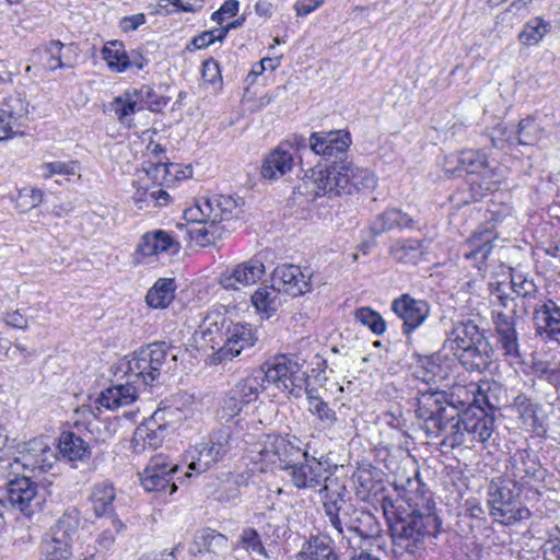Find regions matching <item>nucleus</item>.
Listing matches in <instances>:
<instances>
[{
    "label": "nucleus",
    "instance_id": "obj_19",
    "mask_svg": "<svg viewBox=\"0 0 560 560\" xmlns=\"http://www.w3.org/2000/svg\"><path fill=\"white\" fill-rule=\"evenodd\" d=\"M311 278L310 268L302 269L296 265H282L273 271V283L292 298L301 296L311 290Z\"/></svg>",
    "mask_w": 560,
    "mask_h": 560
},
{
    "label": "nucleus",
    "instance_id": "obj_3",
    "mask_svg": "<svg viewBox=\"0 0 560 560\" xmlns=\"http://www.w3.org/2000/svg\"><path fill=\"white\" fill-rule=\"evenodd\" d=\"M408 502L411 513L405 517H397L390 524V532L397 546L413 553L423 545L425 536L438 532V518L431 513L432 505L429 498H422L418 502L409 497Z\"/></svg>",
    "mask_w": 560,
    "mask_h": 560
},
{
    "label": "nucleus",
    "instance_id": "obj_2",
    "mask_svg": "<svg viewBox=\"0 0 560 560\" xmlns=\"http://www.w3.org/2000/svg\"><path fill=\"white\" fill-rule=\"evenodd\" d=\"M460 364L468 371L481 373L492 362V347L483 331L472 320L458 322L445 343Z\"/></svg>",
    "mask_w": 560,
    "mask_h": 560
},
{
    "label": "nucleus",
    "instance_id": "obj_21",
    "mask_svg": "<svg viewBox=\"0 0 560 560\" xmlns=\"http://www.w3.org/2000/svg\"><path fill=\"white\" fill-rule=\"evenodd\" d=\"M536 334L545 341L560 346V305L551 299L534 308Z\"/></svg>",
    "mask_w": 560,
    "mask_h": 560
},
{
    "label": "nucleus",
    "instance_id": "obj_55",
    "mask_svg": "<svg viewBox=\"0 0 560 560\" xmlns=\"http://www.w3.org/2000/svg\"><path fill=\"white\" fill-rule=\"evenodd\" d=\"M510 288L516 295L524 299L533 298L537 293V285L534 280L521 272L512 273Z\"/></svg>",
    "mask_w": 560,
    "mask_h": 560
},
{
    "label": "nucleus",
    "instance_id": "obj_9",
    "mask_svg": "<svg viewBox=\"0 0 560 560\" xmlns=\"http://www.w3.org/2000/svg\"><path fill=\"white\" fill-rule=\"evenodd\" d=\"M252 460L260 464L261 471L268 469H284L291 463L304 456V452L292 444L288 439L281 435L268 434L254 444L252 451Z\"/></svg>",
    "mask_w": 560,
    "mask_h": 560
},
{
    "label": "nucleus",
    "instance_id": "obj_13",
    "mask_svg": "<svg viewBox=\"0 0 560 560\" xmlns=\"http://www.w3.org/2000/svg\"><path fill=\"white\" fill-rule=\"evenodd\" d=\"M55 462L54 448L44 438H35L22 446L19 455L13 458V462L9 463V467L14 471H19L20 467L31 471L36 469L46 470L51 468Z\"/></svg>",
    "mask_w": 560,
    "mask_h": 560
},
{
    "label": "nucleus",
    "instance_id": "obj_29",
    "mask_svg": "<svg viewBox=\"0 0 560 560\" xmlns=\"http://www.w3.org/2000/svg\"><path fill=\"white\" fill-rule=\"evenodd\" d=\"M459 424L471 441L483 443L494 430V418L481 408H470L459 415Z\"/></svg>",
    "mask_w": 560,
    "mask_h": 560
},
{
    "label": "nucleus",
    "instance_id": "obj_58",
    "mask_svg": "<svg viewBox=\"0 0 560 560\" xmlns=\"http://www.w3.org/2000/svg\"><path fill=\"white\" fill-rule=\"evenodd\" d=\"M91 425V432L95 435V441L106 443L116 434L115 420H95Z\"/></svg>",
    "mask_w": 560,
    "mask_h": 560
},
{
    "label": "nucleus",
    "instance_id": "obj_5",
    "mask_svg": "<svg viewBox=\"0 0 560 560\" xmlns=\"http://www.w3.org/2000/svg\"><path fill=\"white\" fill-rule=\"evenodd\" d=\"M486 218L487 222L478 226L462 249L463 257L466 260H476L479 270L490 255L493 242L504 233L506 226L515 225L511 207L506 205L493 203L487 210Z\"/></svg>",
    "mask_w": 560,
    "mask_h": 560
},
{
    "label": "nucleus",
    "instance_id": "obj_25",
    "mask_svg": "<svg viewBox=\"0 0 560 560\" xmlns=\"http://www.w3.org/2000/svg\"><path fill=\"white\" fill-rule=\"evenodd\" d=\"M265 271L264 262L258 258H252L222 272L219 283L225 290H237L238 285L256 283L265 275Z\"/></svg>",
    "mask_w": 560,
    "mask_h": 560
},
{
    "label": "nucleus",
    "instance_id": "obj_31",
    "mask_svg": "<svg viewBox=\"0 0 560 560\" xmlns=\"http://www.w3.org/2000/svg\"><path fill=\"white\" fill-rule=\"evenodd\" d=\"M39 51L44 54L45 66L49 70L71 68L78 58V47L74 44L65 45L60 40H50Z\"/></svg>",
    "mask_w": 560,
    "mask_h": 560
},
{
    "label": "nucleus",
    "instance_id": "obj_54",
    "mask_svg": "<svg viewBox=\"0 0 560 560\" xmlns=\"http://www.w3.org/2000/svg\"><path fill=\"white\" fill-rule=\"evenodd\" d=\"M44 194L35 187H25L19 190L13 201L20 212H27L43 202Z\"/></svg>",
    "mask_w": 560,
    "mask_h": 560
},
{
    "label": "nucleus",
    "instance_id": "obj_15",
    "mask_svg": "<svg viewBox=\"0 0 560 560\" xmlns=\"http://www.w3.org/2000/svg\"><path fill=\"white\" fill-rule=\"evenodd\" d=\"M178 470V466L171 463L168 458L163 454H158L151 457L149 464L139 474L140 481L145 491H166L170 490V494L177 490V486L174 481V474Z\"/></svg>",
    "mask_w": 560,
    "mask_h": 560
},
{
    "label": "nucleus",
    "instance_id": "obj_1",
    "mask_svg": "<svg viewBox=\"0 0 560 560\" xmlns=\"http://www.w3.org/2000/svg\"><path fill=\"white\" fill-rule=\"evenodd\" d=\"M242 210L231 196H202L184 211V218L190 225L189 238L201 246L214 244L225 233L235 229Z\"/></svg>",
    "mask_w": 560,
    "mask_h": 560
},
{
    "label": "nucleus",
    "instance_id": "obj_49",
    "mask_svg": "<svg viewBox=\"0 0 560 560\" xmlns=\"http://www.w3.org/2000/svg\"><path fill=\"white\" fill-rule=\"evenodd\" d=\"M0 110L10 118L20 129L25 125L28 116V104L21 95H10L5 98Z\"/></svg>",
    "mask_w": 560,
    "mask_h": 560
},
{
    "label": "nucleus",
    "instance_id": "obj_60",
    "mask_svg": "<svg viewBox=\"0 0 560 560\" xmlns=\"http://www.w3.org/2000/svg\"><path fill=\"white\" fill-rule=\"evenodd\" d=\"M226 36V30L212 28L209 31L202 32L200 35L194 37L191 44L195 46L196 49H202L214 42H222Z\"/></svg>",
    "mask_w": 560,
    "mask_h": 560
},
{
    "label": "nucleus",
    "instance_id": "obj_51",
    "mask_svg": "<svg viewBox=\"0 0 560 560\" xmlns=\"http://www.w3.org/2000/svg\"><path fill=\"white\" fill-rule=\"evenodd\" d=\"M509 285L502 282H495L489 284L490 291V303L493 307V311H502L504 313H510L513 311L515 313V303L514 300L508 293Z\"/></svg>",
    "mask_w": 560,
    "mask_h": 560
},
{
    "label": "nucleus",
    "instance_id": "obj_8",
    "mask_svg": "<svg viewBox=\"0 0 560 560\" xmlns=\"http://www.w3.org/2000/svg\"><path fill=\"white\" fill-rule=\"evenodd\" d=\"M487 503L490 516L504 525H511L530 516V511L520 502V488L510 480H492L488 488Z\"/></svg>",
    "mask_w": 560,
    "mask_h": 560
},
{
    "label": "nucleus",
    "instance_id": "obj_27",
    "mask_svg": "<svg viewBox=\"0 0 560 560\" xmlns=\"http://www.w3.org/2000/svg\"><path fill=\"white\" fill-rule=\"evenodd\" d=\"M540 475L538 463L526 451H517L509 462L505 480L520 488L538 480Z\"/></svg>",
    "mask_w": 560,
    "mask_h": 560
},
{
    "label": "nucleus",
    "instance_id": "obj_46",
    "mask_svg": "<svg viewBox=\"0 0 560 560\" xmlns=\"http://www.w3.org/2000/svg\"><path fill=\"white\" fill-rule=\"evenodd\" d=\"M550 23L542 18L536 16L525 23L517 38L525 46H536L550 32Z\"/></svg>",
    "mask_w": 560,
    "mask_h": 560
},
{
    "label": "nucleus",
    "instance_id": "obj_38",
    "mask_svg": "<svg viewBox=\"0 0 560 560\" xmlns=\"http://www.w3.org/2000/svg\"><path fill=\"white\" fill-rule=\"evenodd\" d=\"M137 396L136 387L128 382L103 390L98 397V402L102 407L114 410L131 405Z\"/></svg>",
    "mask_w": 560,
    "mask_h": 560
},
{
    "label": "nucleus",
    "instance_id": "obj_57",
    "mask_svg": "<svg viewBox=\"0 0 560 560\" xmlns=\"http://www.w3.org/2000/svg\"><path fill=\"white\" fill-rule=\"evenodd\" d=\"M42 553V560H69L72 557V549L50 536L44 542Z\"/></svg>",
    "mask_w": 560,
    "mask_h": 560
},
{
    "label": "nucleus",
    "instance_id": "obj_12",
    "mask_svg": "<svg viewBox=\"0 0 560 560\" xmlns=\"http://www.w3.org/2000/svg\"><path fill=\"white\" fill-rule=\"evenodd\" d=\"M258 337L256 329L247 323H229L225 329V339L218 351L213 353L211 363L219 364L231 361L244 350L255 346Z\"/></svg>",
    "mask_w": 560,
    "mask_h": 560
},
{
    "label": "nucleus",
    "instance_id": "obj_59",
    "mask_svg": "<svg viewBox=\"0 0 560 560\" xmlns=\"http://www.w3.org/2000/svg\"><path fill=\"white\" fill-rule=\"evenodd\" d=\"M241 545L249 553L267 557L266 549L261 544L258 533L254 528H246L243 530Z\"/></svg>",
    "mask_w": 560,
    "mask_h": 560
},
{
    "label": "nucleus",
    "instance_id": "obj_34",
    "mask_svg": "<svg viewBox=\"0 0 560 560\" xmlns=\"http://www.w3.org/2000/svg\"><path fill=\"white\" fill-rule=\"evenodd\" d=\"M293 165L292 153L280 145L265 159L261 166V176L266 179H278L291 172Z\"/></svg>",
    "mask_w": 560,
    "mask_h": 560
},
{
    "label": "nucleus",
    "instance_id": "obj_48",
    "mask_svg": "<svg viewBox=\"0 0 560 560\" xmlns=\"http://www.w3.org/2000/svg\"><path fill=\"white\" fill-rule=\"evenodd\" d=\"M308 411L315 416L318 423L324 429H331L337 424L338 418L336 412L328 406L327 402L313 394V390H307Z\"/></svg>",
    "mask_w": 560,
    "mask_h": 560
},
{
    "label": "nucleus",
    "instance_id": "obj_16",
    "mask_svg": "<svg viewBox=\"0 0 560 560\" xmlns=\"http://www.w3.org/2000/svg\"><path fill=\"white\" fill-rule=\"evenodd\" d=\"M230 322L224 308H215L208 312L192 334L195 346L199 349H214L217 346H220L222 336H225V329Z\"/></svg>",
    "mask_w": 560,
    "mask_h": 560
},
{
    "label": "nucleus",
    "instance_id": "obj_20",
    "mask_svg": "<svg viewBox=\"0 0 560 560\" xmlns=\"http://www.w3.org/2000/svg\"><path fill=\"white\" fill-rule=\"evenodd\" d=\"M151 94L152 89L148 85L127 91L114 98L109 104V110L115 114L121 125L130 128L132 126V116L137 112L144 109Z\"/></svg>",
    "mask_w": 560,
    "mask_h": 560
},
{
    "label": "nucleus",
    "instance_id": "obj_24",
    "mask_svg": "<svg viewBox=\"0 0 560 560\" xmlns=\"http://www.w3.org/2000/svg\"><path fill=\"white\" fill-rule=\"evenodd\" d=\"M390 308L402 320V331L406 335L421 326L430 314V307L425 301L417 300L409 294L395 299Z\"/></svg>",
    "mask_w": 560,
    "mask_h": 560
},
{
    "label": "nucleus",
    "instance_id": "obj_53",
    "mask_svg": "<svg viewBox=\"0 0 560 560\" xmlns=\"http://www.w3.org/2000/svg\"><path fill=\"white\" fill-rule=\"evenodd\" d=\"M354 318L363 326L369 327L375 335H383L386 330V323L380 313L371 307H360L354 312Z\"/></svg>",
    "mask_w": 560,
    "mask_h": 560
},
{
    "label": "nucleus",
    "instance_id": "obj_28",
    "mask_svg": "<svg viewBox=\"0 0 560 560\" xmlns=\"http://www.w3.org/2000/svg\"><path fill=\"white\" fill-rule=\"evenodd\" d=\"M317 490L322 494L323 505L329 523L339 526L340 521L338 518L337 512L340 510L341 505L346 504L345 495L347 492V487L345 482L341 481L338 477L329 475L327 471L322 486L318 487Z\"/></svg>",
    "mask_w": 560,
    "mask_h": 560
},
{
    "label": "nucleus",
    "instance_id": "obj_61",
    "mask_svg": "<svg viewBox=\"0 0 560 560\" xmlns=\"http://www.w3.org/2000/svg\"><path fill=\"white\" fill-rule=\"evenodd\" d=\"M201 77L205 83L218 88L222 83L221 70L219 63L213 59H208L202 63Z\"/></svg>",
    "mask_w": 560,
    "mask_h": 560
},
{
    "label": "nucleus",
    "instance_id": "obj_6",
    "mask_svg": "<svg viewBox=\"0 0 560 560\" xmlns=\"http://www.w3.org/2000/svg\"><path fill=\"white\" fill-rule=\"evenodd\" d=\"M457 163L460 170L474 175L469 182L471 198L474 200L481 199L487 191L499 189L502 176L498 174L495 168L490 167L485 153L478 150H464L456 156H447L444 163V171L447 174L455 175L456 168L453 164Z\"/></svg>",
    "mask_w": 560,
    "mask_h": 560
},
{
    "label": "nucleus",
    "instance_id": "obj_22",
    "mask_svg": "<svg viewBox=\"0 0 560 560\" xmlns=\"http://www.w3.org/2000/svg\"><path fill=\"white\" fill-rule=\"evenodd\" d=\"M300 458H304V462H293L287 468L291 482L299 489L317 490L325 479V475L328 471L327 468L315 457H308L306 452Z\"/></svg>",
    "mask_w": 560,
    "mask_h": 560
},
{
    "label": "nucleus",
    "instance_id": "obj_39",
    "mask_svg": "<svg viewBox=\"0 0 560 560\" xmlns=\"http://www.w3.org/2000/svg\"><path fill=\"white\" fill-rule=\"evenodd\" d=\"M167 165L158 161L153 167L145 170V174L142 178L133 183L136 189L132 195V200L139 209H144L154 202L153 187H149V175L154 173L155 176L165 175L167 173Z\"/></svg>",
    "mask_w": 560,
    "mask_h": 560
},
{
    "label": "nucleus",
    "instance_id": "obj_41",
    "mask_svg": "<svg viewBox=\"0 0 560 560\" xmlns=\"http://www.w3.org/2000/svg\"><path fill=\"white\" fill-rule=\"evenodd\" d=\"M176 284L172 278H160L145 295V302L151 308H166L174 300Z\"/></svg>",
    "mask_w": 560,
    "mask_h": 560
},
{
    "label": "nucleus",
    "instance_id": "obj_11",
    "mask_svg": "<svg viewBox=\"0 0 560 560\" xmlns=\"http://www.w3.org/2000/svg\"><path fill=\"white\" fill-rule=\"evenodd\" d=\"M264 380L282 392L295 394L305 387L306 374L296 361L279 355L266 363Z\"/></svg>",
    "mask_w": 560,
    "mask_h": 560
},
{
    "label": "nucleus",
    "instance_id": "obj_42",
    "mask_svg": "<svg viewBox=\"0 0 560 560\" xmlns=\"http://www.w3.org/2000/svg\"><path fill=\"white\" fill-rule=\"evenodd\" d=\"M351 516L352 518L348 522L349 533L355 534L361 539H366L378 534V522L371 512L354 508Z\"/></svg>",
    "mask_w": 560,
    "mask_h": 560
},
{
    "label": "nucleus",
    "instance_id": "obj_45",
    "mask_svg": "<svg viewBox=\"0 0 560 560\" xmlns=\"http://www.w3.org/2000/svg\"><path fill=\"white\" fill-rule=\"evenodd\" d=\"M412 222L407 213L398 209H388L374 220L371 230L374 234H381L395 228H409Z\"/></svg>",
    "mask_w": 560,
    "mask_h": 560
},
{
    "label": "nucleus",
    "instance_id": "obj_26",
    "mask_svg": "<svg viewBox=\"0 0 560 560\" xmlns=\"http://www.w3.org/2000/svg\"><path fill=\"white\" fill-rule=\"evenodd\" d=\"M351 144V136L345 130L313 132L310 137V147L324 158H337L345 153Z\"/></svg>",
    "mask_w": 560,
    "mask_h": 560
},
{
    "label": "nucleus",
    "instance_id": "obj_47",
    "mask_svg": "<svg viewBox=\"0 0 560 560\" xmlns=\"http://www.w3.org/2000/svg\"><path fill=\"white\" fill-rule=\"evenodd\" d=\"M541 135L540 126L534 119L525 118L520 121L515 136L508 137L505 141L511 145H534L541 139Z\"/></svg>",
    "mask_w": 560,
    "mask_h": 560
},
{
    "label": "nucleus",
    "instance_id": "obj_52",
    "mask_svg": "<svg viewBox=\"0 0 560 560\" xmlns=\"http://www.w3.org/2000/svg\"><path fill=\"white\" fill-rule=\"evenodd\" d=\"M105 522L108 523L107 526L104 527L95 540L96 550L103 552L109 550L114 546L116 534L124 528L122 522L115 515L108 516Z\"/></svg>",
    "mask_w": 560,
    "mask_h": 560
},
{
    "label": "nucleus",
    "instance_id": "obj_37",
    "mask_svg": "<svg viewBox=\"0 0 560 560\" xmlns=\"http://www.w3.org/2000/svg\"><path fill=\"white\" fill-rule=\"evenodd\" d=\"M80 513L77 509L67 510L51 528V537L70 549L78 537Z\"/></svg>",
    "mask_w": 560,
    "mask_h": 560
},
{
    "label": "nucleus",
    "instance_id": "obj_62",
    "mask_svg": "<svg viewBox=\"0 0 560 560\" xmlns=\"http://www.w3.org/2000/svg\"><path fill=\"white\" fill-rule=\"evenodd\" d=\"M354 506L350 504H345L340 506V510H338V518L340 521V525L337 526L335 524H330L332 528L336 530L337 535L340 536L342 539H347L348 544H350V538L347 537L346 530L349 532V523L352 518L351 513Z\"/></svg>",
    "mask_w": 560,
    "mask_h": 560
},
{
    "label": "nucleus",
    "instance_id": "obj_14",
    "mask_svg": "<svg viewBox=\"0 0 560 560\" xmlns=\"http://www.w3.org/2000/svg\"><path fill=\"white\" fill-rule=\"evenodd\" d=\"M232 442L230 429H220L210 436L208 442L201 443L195 448L196 456H192L188 468L198 472L208 470L230 452Z\"/></svg>",
    "mask_w": 560,
    "mask_h": 560
},
{
    "label": "nucleus",
    "instance_id": "obj_56",
    "mask_svg": "<svg viewBox=\"0 0 560 560\" xmlns=\"http://www.w3.org/2000/svg\"><path fill=\"white\" fill-rule=\"evenodd\" d=\"M394 257L400 261L415 262L421 255V246L418 241H404L393 247Z\"/></svg>",
    "mask_w": 560,
    "mask_h": 560
},
{
    "label": "nucleus",
    "instance_id": "obj_32",
    "mask_svg": "<svg viewBox=\"0 0 560 560\" xmlns=\"http://www.w3.org/2000/svg\"><path fill=\"white\" fill-rule=\"evenodd\" d=\"M228 549L229 541L223 534L211 528H203L195 534L190 552L195 556L205 552L221 556Z\"/></svg>",
    "mask_w": 560,
    "mask_h": 560
},
{
    "label": "nucleus",
    "instance_id": "obj_33",
    "mask_svg": "<svg viewBox=\"0 0 560 560\" xmlns=\"http://www.w3.org/2000/svg\"><path fill=\"white\" fill-rule=\"evenodd\" d=\"M264 369L253 371L240 380L231 389V401L248 404L255 400L265 388Z\"/></svg>",
    "mask_w": 560,
    "mask_h": 560
},
{
    "label": "nucleus",
    "instance_id": "obj_18",
    "mask_svg": "<svg viewBox=\"0 0 560 560\" xmlns=\"http://www.w3.org/2000/svg\"><path fill=\"white\" fill-rule=\"evenodd\" d=\"M7 500L26 515L34 514L40 508L44 497L36 482L27 477L15 478L8 483Z\"/></svg>",
    "mask_w": 560,
    "mask_h": 560
},
{
    "label": "nucleus",
    "instance_id": "obj_7",
    "mask_svg": "<svg viewBox=\"0 0 560 560\" xmlns=\"http://www.w3.org/2000/svg\"><path fill=\"white\" fill-rule=\"evenodd\" d=\"M167 353L168 347L164 342L141 347L120 362V370L132 382L153 385L160 378Z\"/></svg>",
    "mask_w": 560,
    "mask_h": 560
},
{
    "label": "nucleus",
    "instance_id": "obj_63",
    "mask_svg": "<svg viewBox=\"0 0 560 560\" xmlns=\"http://www.w3.org/2000/svg\"><path fill=\"white\" fill-rule=\"evenodd\" d=\"M237 0H226L219 10L212 13L211 19L223 26L226 19L233 18L238 11Z\"/></svg>",
    "mask_w": 560,
    "mask_h": 560
},
{
    "label": "nucleus",
    "instance_id": "obj_44",
    "mask_svg": "<svg viewBox=\"0 0 560 560\" xmlns=\"http://www.w3.org/2000/svg\"><path fill=\"white\" fill-rule=\"evenodd\" d=\"M296 558L298 560H338L330 544L322 537H314L306 541Z\"/></svg>",
    "mask_w": 560,
    "mask_h": 560
},
{
    "label": "nucleus",
    "instance_id": "obj_43",
    "mask_svg": "<svg viewBox=\"0 0 560 560\" xmlns=\"http://www.w3.org/2000/svg\"><path fill=\"white\" fill-rule=\"evenodd\" d=\"M102 57L108 68L115 72H124L131 67V57L127 54L121 42L113 40L105 44L102 49Z\"/></svg>",
    "mask_w": 560,
    "mask_h": 560
},
{
    "label": "nucleus",
    "instance_id": "obj_40",
    "mask_svg": "<svg viewBox=\"0 0 560 560\" xmlns=\"http://www.w3.org/2000/svg\"><path fill=\"white\" fill-rule=\"evenodd\" d=\"M116 498V490L109 482H98L92 488L90 500L96 516L113 515V502Z\"/></svg>",
    "mask_w": 560,
    "mask_h": 560
},
{
    "label": "nucleus",
    "instance_id": "obj_50",
    "mask_svg": "<svg viewBox=\"0 0 560 560\" xmlns=\"http://www.w3.org/2000/svg\"><path fill=\"white\" fill-rule=\"evenodd\" d=\"M79 171L80 166L77 161H52L37 167L38 175L44 179H49L55 175L70 177L79 175Z\"/></svg>",
    "mask_w": 560,
    "mask_h": 560
},
{
    "label": "nucleus",
    "instance_id": "obj_35",
    "mask_svg": "<svg viewBox=\"0 0 560 560\" xmlns=\"http://www.w3.org/2000/svg\"><path fill=\"white\" fill-rule=\"evenodd\" d=\"M58 451L68 462H85L91 456L89 444L71 431H65L58 440Z\"/></svg>",
    "mask_w": 560,
    "mask_h": 560
},
{
    "label": "nucleus",
    "instance_id": "obj_17",
    "mask_svg": "<svg viewBox=\"0 0 560 560\" xmlns=\"http://www.w3.org/2000/svg\"><path fill=\"white\" fill-rule=\"evenodd\" d=\"M492 322L495 331V343L502 354L510 361L521 358L518 335L515 327L514 312L494 311Z\"/></svg>",
    "mask_w": 560,
    "mask_h": 560
},
{
    "label": "nucleus",
    "instance_id": "obj_10",
    "mask_svg": "<svg viewBox=\"0 0 560 560\" xmlns=\"http://www.w3.org/2000/svg\"><path fill=\"white\" fill-rule=\"evenodd\" d=\"M418 417L423 419L424 428L430 435H445L450 445L465 443L466 431L459 424V417L452 418L450 422H443L442 413L444 408L439 405L438 394H423L419 399Z\"/></svg>",
    "mask_w": 560,
    "mask_h": 560
},
{
    "label": "nucleus",
    "instance_id": "obj_23",
    "mask_svg": "<svg viewBox=\"0 0 560 560\" xmlns=\"http://www.w3.org/2000/svg\"><path fill=\"white\" fill-rule=\"evenodd\" d=\"M165 412L164 410H156L150 419L137 427L132 438L135 453H143L147 450H154L162 445L167 430V424L162 423Z\"/></svg>",
    "mask_w": 560,
    "mask_h": 560
},
{
    "label": "nucleus",
    "instance_id": "obj_36",
    "mask_svg": "<svg viewBox=\"0 0 560 560\" xmlns=\"http://www.w3.org/2000/svg\"><path fill=\"white\" fill-rule=\"evenodd\" d=\"M250 302L257 313L269 318L282 305L281 291L275 283L272 285H260L253 293Z\"/></svg>",
    "mask_w": 560,
    "mask_h": 560
},
{
    "label": "nucleus",
    "instance_id": "obj_4",
    "mask_svg": "<svg viewBox=\"0 0 560 560\" xmlns=\"http://www.w3.org/2000/svg\"><path fill=\"white\" fill-rule=\"evenodd\" d=\"M375 174L350 161L335 163L316 173L314 178L316 196L351 195L360 189H372L376 186Z\"/></svg>",
    "mask_w": 560,
    "mask_h": 560
},
{
    "label": "nucleus",
    "instance_id": "obj_64",
    "mask_svg": "<svg viewBox=\"0 0 560 560\" xmlns=\"http://www.w3.org/2000/svg\"><path fill=\"white\" fill-rule=\"evenodd\" d=\"M22 133V130L16 125H13L10 118L0 110V141Z\"/></svg>",
    "mask_w": 560,
    "mask_h": 560
},
{
    "label": "nucleus",
    "instance_id": "obj_30",
    "mask_svg": "<svg viewBox=\"0 0 560 560\" xmlns=\"http://www.w3.org/2000/svg\"><path fill=\"white\" fill-rule=\"evenodd\" d=\"M180 249V244L170 233L156 230L145 233L137 247V260L139 257L159 256L161 254L174 255Z\"/></svg>",
    "mask_w": 560,
    "mask_h": 560
}]
</instances>
